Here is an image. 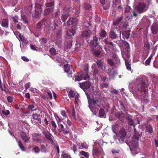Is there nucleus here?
Listing matches in <instances>:
<instances>
[{
    "mask_svg": "<svg viewBox=\"0 0 158 158\" xmlns=\"http://www.w3.org/2000/svg\"><path fill=\"white\" fill-rule=\"evenodd\" d=\"M30 90L35 95V93H37V90L35 88H31L30 89Z\"/></svg>",
    "mask_w": 158,
    "mask_h": 158,
    "instance_id": "nucleus-53",
    "label": "nucleus"
},
{
    "mask_svg": "<svg viewBox=\"0 0 158 158\" xmlns=\"http://www.w3.org/2000/svg\"><path fill=\"white\" fill-rule=\"evenodd\" d=\"M92 33L89 30H85L83 31L82 33V37H87L91 35Z\"/></svg>",
    "mask_w": 158,
    "mask_h": 158,
    "instance_id": "nucleus-22",
    "label": "nucleus"
},
{
    "mask_svg": "<svg viewBox=\"0 0 158 158\" xmlns=\"http://www.w3.org/2000/svg\"><path fill=\"white\" fill-rule=\"evenodd\" d=\"M41 7V5L39 3H35V8L40 10Z\"/></svg>",
    "mask_w": 158,
    "mask_h": 158,
    "instance_id": "nucleus-55",
    "label": "nucleus"
},
{
    "mask_svg": "<svg viewBox=\"0 0 158 158\" xmlns=\"http://www.w3.org/2000/svg\"><path fill=\"white\" fill-rule=\"evenodd\" d=\"M141 137V135L138 134L134 135L133 140L130 146L132 152L137 154L139 152L140 150L138 146V141Z\"/></svg>",
    "mask_w": 158,
    "mask_h": 158,
    "instance_id": "nucleus-3",
    "label": "nucleus"
},
{
    "mask_svg": "<svg viewBox=\"0 0 158 158\" xmlns=\"http://www.w3.org/2000/svg\"><path fill=\"white\" fill-rule=\"evenodd\" d=\"M122 55L125 61L129 60L130 58L129 45L127 42H125L121 48Z\"/></svg>",
    "mask_w": 158,
    "mask_h": 158,
    "instance_id": "nucleus-4",
    "label": "nucleus"
},
{
    "mask_svg": "<svg viewBox=\"0 0 158 158\" xmlns=\"http://www.w3.org/2000/svg\"><path fill=\"white\" fill-rule=\"evenodd\" d=\"M68 15L64 14L61 16V19L63 22H64L68 17Z\"/></svg>",
    "mask_w": 158,
    "mask_h": 158,
    "instance_id": "nucleus-43",
    "label": "nucleus"
},
{
    "mask_svg": "<svg viewBox=\"0 0 158 158\" xmlns=\"http://www.w3.org/2000/svg\"><path fill=\"white\" fill-rule=\"evenodd\" d=\"M107 62L111 66L114 65V63L113 61L111 59H108L107 60Z\"/></svg>",
    "mask_w": 158,
    "mask_h": 158,
    "instance_id": "nucleus-47",
    "label": "nucleus"
},
{
    "mask_svg": "<svg viewBox=\"0 0 158 158\" xmlns=\"http://www.w3.org/2000/svg\"><path fill=\"white\" fill-rule=\"evenodd\" d=\"M51 9L50 8H48L44 10V13L46 14H48L51 10Z\"/></svg>",
    "mask_w": 158,
    "mask_h": 158,
    "instance_id": "nucleus-60",
    "label": "nucleus"
},
{
    "mask_svg": "<svg viewBox=\"0 0 158 158\" xmlns=\"http://www.w3.org/2000/svg\"><path fill=\"white\" fill-rule=\"evenodd\" d=\"M80 87L85 91L87 96L89 104V106L94 114H95L97 111L100 107L101 103L98 99L100 95L98 92L94 91L93 87H91L90 83L88 81L79 84Z\"/></svg>",
    "mask_w": 158,
    "mask_h": 158,
    "instance_id": "nucleus-1",
    "label": "nucleus"
},
{
    "mask_svg": "<svg viewBox=\"0 0 158 158\" xmlns=\"http://www.w3.org/2000/svg\"><path fill=\"white\" fill-rule=\"evenodd\" d=\"M2 114L6 116H7L10 114V111L8 110H2Z\"/></svg>",
    "mask_w": 158,
    "mask_h": 158,
    "instance_id": "nucleus-52",
    "label": "nucleus"
},
{
    "mask_svg": "<svg viewBox=\"0 0 158 158\" xmlns=\"http://www.w3.org/2000/svg\"><path fill=\"white\" fill-rule=\"evenodd\" d=\"M123 19V18L122 17L118 18L116 20L113 21V25L114 26H116L119 24L120 23H122Z\"/></svg>",
    "mask_w": 158,
    "mask_h": 158,
    "instance_id": "nucleus-18",
    "label": "nucleus"
},
{
    "mask_svg": "<svg viewBox=\"0 0 158 158\" xmlns=\"http://www.w3.org/2000/svg\"><path fill=\"white\" fill-rule=\"evenodd\" d=\"M131 9V7L129 6H126L125 8V12H128Z\"/></svg>",
    "mask_w": 158,
    "mask_h": 158,
    "instance_id": "nucleus-61",
    "label": "nucleus"
},
{
    "mask_svg": "<svg viewBox=\"0 0 158 158\" xmlns=\"http://www.w3.org/2000/svg\"><path fill=\"white\" fill-rule=\"evenodd\" d=\"M18 145L20 147V148L21 149V150L22 151H24L25 150L24 148L23 144H22L20 141L19 140L18 141Z\"/></svg>",
    "mask_w": 158,
    "mask_h": 158,
    "instance_id": "nucleus-34",
    "label": "nucleus"
},
{
    "mask_svg": "<svg viewBox=\"0 0 158 158\" xmlns=\"http://www.w3.org/2000/svg\"><path fill=\"white\" fill-rule=\"evenodd\" d=\"M151 60V59L150 58H148L146 60L145 63V65H149Z\"/></svg>",
    "mask_w": 158,
    "mask_h": 158,
    "instance_id": "nucleus-58",
    "label": "nucleus"
},
{
    "mask_svg": "<svg viewBox=\"0 0 158 158\" xmlns=\"http://www.w3.org/2000/svg\"><path fill=\"white\" fill-rule=\"evenodd\" d=\"M68 95L70 98H73L75 96V94L73 91L70 90L69 93Z\"/></svg>",
    "mask_w": 158,
    "mask_h": 158,
    "instance_id": "nucleus-37",
    "label": "nucleus"
},
{
    "mask_svg": "<svg viewBox=\"0 0 158 158\" xmlns=\"http://www.w3.org/2000/svg\"><path fill=\"white\" fill-rule=\"evenodd\" d=\"M92 53L93 54L97 56H98L100 53L99 51L95 49H94L92 50Z\"/></svg>",
    "mask_w": 158,
    "mask_h": 158,
    "instance_id": "nucleus-35",
    "label": "nucleus"
},
{
    "mask_svg": "<svg viewBox=\"0 0 158 158\" xmlns=\"http://www.w3.org/2000/svg\"><path fill=\"white\" fill-rule=\"evenodd\" d=\"M151 30L153 34H156L158 31V25L156 23H154L151 27Z\"/></svg>",
    "mask_w": 158,
    "mask_h": 158,
    "instance_id": "nucleus-10",
    "label": "nucleus"
},
{
    "mask_svg": "<svg viewBox=\"0 0 158 158\" xmlns=\"http://www.w3.org/2000/svg\"><path fill=\"white\" fill-rule=\"evenodd\" d=\"M40 116V114L36 113L33 114L32 115V118L33 119L35 120H38L40 123H41V119L39 118Z\"/></svg>",
    "mask_w": 158,
    "mask_h": 158,
    "instance_id": "nucleus-25",
    "label": "nucleus"
},
{
    "mask_svg": "<svg viewBox=\"0 0 158 158\" xmlns=\"http://www.w3.org/2000/svg\"><path fill=\"white\" fill-rule=\"evenodd\" d=\"M104 42L107 45H110V47H112V49L114 51L115 50V48H114L115 45L113 44V43L110 41H108L107 39H105L104 40Z\"/></svg>",
    "mask_w": 158,
    "mask_h": 158,
    "instance_id": "nucleus-19",
    "label": "nucleus"
},
{
    "mask_svg": "<svg viewBox=\"0 0 158 158\" xmlns=\"http://www.w3.org/2000/svg\"><path fill=\"white\" fill-rule=\"evenodd\" d=\"M72 9V7L69 5H68L64 7V10L66 11H69L71 10Z\"/></svg>",
    "mask_w": 158,
    "mask_h": 158,
    "instance_id": "nucleus-44",
    "label": "nucleus"
},
{
    "mask_svg": "<svg viewBox=\"0 0 158 158\" xmlns=\"http://www.w3.org/2000/svg\"><path fill=\"white\" fill-rule=\"evenodd\" d=\"M76 29V27L74 26L72 29H69L66 32V35L68 36L71 37L73 35Z\"/></svg>",
    "mask_w": 158,
    "mask_h": 158,
    "instance_id": "nucleus-9",
    "label": "nucleus"
},
{
    "mask_svg": "<svg viewBox=\"0 0 158 158\" xmlns=\"http://www.w3.org/2000/svg\"><path fill=\"white\" fill-rule=\"evenodd\" d=\"M62 156L63 158H70L69 155L65 153L63 154Z\"/></svg>",
    "mask_w": 158,
    "mask_h": 158,
    "instance_id": "nucleus-64",
    "label": "nucleus"
},
{
    "mask_svg": "<svg viewBox=\"0 0 158 158\" xmlns=\"http://www.w3.org/2000/svg\"><path fill=\"white\" fill-rule=\"evenodd\" d=\"M75 101L76 104L75 106L77 109H78L79 105L80 103L79 100V96L78 94L75 95Z\"/></svg>",
    "mask_w": 158,
    "mask_h": 158,
    "instance_id": "nucleus-16",
    "label": "nucleus"
},
{
    "mask_svg": "<svg viewBox=\"0 0 158 158\" xmlns=\"http://www.w3.org/2000/svg\"><path fill=\"white\" fill-rule=\"evenodd\" d=\"M111 56L115 59L116 61V63H114V65L116 67L120 64V61L119 58L118 57V56L116 55H113Z\"/></svg>",
    "mask_w": 158,
    "mask_h": 158,
    "instance_id": "nucleus-20",
    "label": "nucleus"
},
{
    "mask_svg": "<svg viewBox=\"0 0 158 158\" xmlns=\"http://www.w3.org/2000/svg\"><path fill=\"white\" fill-rule=\"evenodd\" d=\"M41 151L43 152H46V148L44 145H41Z\"/></svg>",
    "mask_w": 158,
    "mask_h": 158,
    "instance_id": "nucleus-48",
    "label": "nucleus"
},
{
    "mask_svg": "<svg viewBox=\"0 0 158 158\" xmlns=\"http://www.w3.org/2000/svg\"><path fill=\"white\" fill-rule=\"evenodd\" d=\"M126 132L125 130L122 128L120 131L118 139L119 140H121L122 141H124V140L126 138Z\"/></svg>",
    "mask_w": 158,
    "mask_h": 158,
    "instance_id": "nucleus-6",
    "label": "nucleus"
},
{
    "mask_svg": "<svg viewBox=\"0 0 158 158\" xmlns=\"http://www.w3.org/2000/svg\"><path fill=\"white\" fill-rule=\"evenodd\" d=\"M81 144L82 148H81V147H79V148L87 149L88 147V145L85 142H83L82 143H81Z\"/></svg>",
    "mask_w": 158,
    "mask_h": 158,
    "instance_id": "nucleus-32",
    "label": "nucleus"
},
{
    "mask_svg": "<svg viewBox=\"0 0 158 158\" xmlns=\"http://www.w3.org/2000/svg\"><path fill=\"white\" fill-rule=\"evenodd\" d=\"M146 130L147 131L150 133H152L153 132L152 128L150 125H148L146 127Z\"/></svg>",
    "mask_w": 158,
    "mask_h": 158,
    "instance_id": "nucleus-39",
    "label": "nucleus"
},
{
    "mask_svg": "<svg viewBox=\"0 0 158 158\" xmlns=\"http://www.w3.org/2000/svg\"><path fill=\"white\" fill-rule=\"evenodd\" d=\"M31 83L30 82L26 84L25 85V88L26 90L30 86Z\"/></svg>",
    "mask_w": 158,
    "mask_h": 158,
    "instance_id": "nucleus-57",
    "label": "nucleus"
},
{
    "mask_svg": "<svg viewBox=\"0 0 158 158\" xmlns=\"http://www.w3.org/2000/svg\"><path fill=\"white\" fill-rule=\"evenodd\" d=\"M16 33H18V35H19V39L21 40L23 42L24 38L21 35L20 33L18 31H15V32H14V34L15 35H16Z\"/></svg>",
    "mask_w": 158,
    "mask_h": 158,
    "instance_id": "nucleus-38",
    "label": "nucleus"
},
{
    "mask_svg": "<svg viewBox=\"0 0 158 158\" xmlns=\"http://www.w3.org/2000/svg\"><path fill=\"white\" fill-rule=\"evenodd\" d=\"M77 20L76 19L73 18H71L67 22V24L68 25H70L76 23L77 22Z\"/></svg>",
    "mask_w": 158,
    "mask_h": 158,
    "instance_id": "nucleus-23",
    "label": "nucleus"
},
{
    "mask_svg": "<svg viewBox=\"0 0 158 158\" xmlns=\"http://www.w3.org/2000/svg\"><path fill=\"white\" fill-rule=\"evenodd\" d=\"M109 75L111 78H114L115 75L117 74V73L116 71H114L112 69H108Z\"/></svg>",
    "mask_w": 158,
    "mask_h": 158,
    "instance_id": "nucleus-17",
    "label": "nucleus"
},
{
    "mask_svg": "<svg viewBox=\"0 0 158 158\" xmlns=\"http://www.w3.org/2000/svg\"><path fill=\"white\" fill-rule=\"evenodd\" d=\"M84 70L85 72V74H87V73L88 70V65L87 64H85L84 65Z\"/></svg>",
    "mask_w": 158,
    "mask_h": 158,
    "instance_id": "nucleus-46",
    "label": "nucleus"
},
{
    "mask_svg": "<svg viewBox=\"0 0 158 158\" xmlns=\"http://www.w3.org/2000/svg\"><path fill=\"white\" fill-rule=\"evenodd\" d=\"M40 11V10H37L36 9H35V15H33V17L36 18L38 16L40 13L39 12Z\"/></svg>",
    "mask_w": 158,
    "mask_h": 158,
    "instance_id": "nucleus-49",
    "label": "nucleus"
},
{
    "mask_svg": "<svg viewBox=\"0 0 158 158\" xmlns=\"http://www.w3.org/2000/svg\"><path fill=\"white\" fill-rule=\"evenodd\" d=\"M50 53L52 55H55L56 54V51L54 48H52L49 51Z\"/></svg>",
    "mask_w": 158,
    "mask_h": 158,
    "instance_id": "nucleus-42",
    "label": "nucleus"
},
{
    "mask_svg": "<svg viewBox=\"0 0 158 158\" xmlns=\"http://www.w3.org/2000/svg\"><path fill=\"white\" fill-rule=\"evenodd\" d=\"M0 23L3 27L7 28L8 27V19H3L1 21H0Z\"/></svg>",
    "mask_w": 158,
    "mask_h": 158,
    "instance_id": "nucleus-15",
    "label": "nucleus"
},
{
    "mask_svg": "<svg viewBox=\"0 0 158 158\" xmlns=\"http://www.w3.org/2000/svg\"><path fill=\"white\" fill-rule=\"evenodd\" d=\"M53 5V2H47L46 4V6L47 7H50L52 6Z\"/></svg>",
    "mask_w": 158,
    "mask_h": 158,
    "instance_id": "nucleus-62",
    "label": "nucleus"
},
{
    "mask_svg": "<svg viewBox=\"0 0 158 158\" xmlns=\"http://www.w3.org/2000/svg\"><path fill=\"white\" fill-rule=\"evenodd\" d=\"M72 116L73 119L76 120L75 110H72Z\"/></svg>",
    "mask_w": 158,
    "mask_h": 158,
    "instance_id": "nucleus-54",
    "label": "nucleus"
},
{
    "mask_svg": "<svg viewBox=\"0 0 158 158\" xmlns=\"http://www.w3.org/2000/svg\"><path fill=\"white\" fill-rule=\"evenodd\" d=\"M148 6L143 2H140L137 6V9L139 13H142L147 10Z\"/></svg>",
    "mask_w": 158,
    "mask_h": 158,
    "instance_id": "nucleus-5",
    "label": "nucleus"
},
{
    "mask_svg": "<svg viewBox=\"0 0 158 158\" xmlns=\"http://www.w3.org/2000/svg\"><path fill=\"white\" fill-rule=\"evenodd\" d=\"M146 86V84L141 77H140L137 79L135 82L132 81L129 84V89L130 91L132 92L135 96L139 98L142 93L145 94Z\"/></svg>",
    "mask_w": 158,
    "mask_h": 158,
    "instance_id": "nucleus-2",
    "label": "nucleus"
},
{
    "mask_svg": "<svg viewBox=\"0 0 158 158\" xmlns=\"http://www.w3.org/2000/svg\"><path fill=\"white\" fill-rule=\"evenodd\" d=\"M21 59L23 60L25 62H28L30 61V60L25 56H22Z\"/></svg>",
    "mask_w": 158,
    "mask_h": 158,
    "instance_id": "nucleus-56",
    "label": "nucleus"
},
{
    "mask_svg": "<svg viewBox=\"0 0 158 158\" xmlns=\"http://www.w3.org/2000/svg\"><path fill=\"white\" fill-rule=\"evenodd\" d=\"M13 19L15 23L16 24L18 22L19 18L17 16H15L13 17Z\"/></svg>",
    "mask_w": 158,
    "mask_h": 158,
    "instance_id": "nucleus-50",
    "label": "nucleus"
},
{
    "mask_svg": "<svg viewBox=\"0 0 158 158\" xmlns=\"http://www.w3.org/2000/svg\"><path fill=\"white\" fill-rule=\"evenodd\" d=\"M117 34L114 32L112 31L110 33L109 37L112 39H114L116 38Z\"/></svg>",
    "mask_w": 158,
    "mask_h": 158,
    "instance_id": "nucleus-28",
    "label": "nucleus"
},
{
    "mask_svg": "<svg viewBox=\"0 0 158 158\" xmlns=\"http://www.w3.org/2000/svg\"><path fill=\"white\" fill-rule=\"evenodd\" d=\"M134 122L132 119L129 118L128 124L129 125L134 127L135 125Z\"/></svg>",
    "mask_w": 158,
    "mask_h": 158,
    "instance_id": "nucleus-41",
    "label": "nucleus"
},
{
    "mask_svg": "<svg viewBox=\"0 0 158 158\" xmlns=\"http://www.w3.org/2000/svg\"><path fill=\"white\" fill-rule=\"evenodd\" d=\"M51 124L53 127V128H52V130L53 131L55 132L56 130V125L54 122V121H52L51 122Z\"/></svg>",
    "mask_w": 158,
    "mask_h": 158,
    "instance_id": "nucleus-33",
    "label": "nucleus"
},
{
    "mask_svg": "<svg viewBox=\"0 0 158 158\" xmlns=\"http://www.w3.org/2000/svg\"><path fill=\"white\" fill-rule=\"evenodd\" d=\"M48 95H41L42 97L44 99L45 98H47L48 99H51L52 98V94L51 91H48Z\"/></svg>",
    "mask_w": 158,
    "mask_h": 158,
    "instance_id": "nucleus-24",
    "label": "nucleus"
},
{
    "mask_svg": "<svg viewBox=\"0 0 158 158\" xmlns=\"http://www.w3.org/2000/svg\"><path fill=\"white\" fill-rule=\"evenodd\" d=\"M101 3L104 5L103 8L105 10H106L110 6V2L109 0H100Z\"/></svg>",
    "mask_w": 158,
    "mask_h": 158,
    "instance_id": "nucleus-8",
    "label": "nucleus"
},
{
    "mask_svg": "<svg viewBox=\"0 0 158 158\" xmlns=\"http://www.w3.org/2000/svg\"><path fill=\"white\" fill-rule=\"evenodd\" d=\"M125 65L127 69L128 70H131V64L130 63V61H125Z\"/></svg>",
    "mask_w": 158,
    "mask_h": 158,
    "instance_id": "nucleus-27",
    "label": "nucleus"
},
{
    "mask_svg": "<svg viewBox=\"0 0 158 158\" xmlns=\"http://www.w3.org/2000/svg\"><path fill=\"white\" fill-rule=\"evenodd\" d=\"M99 114L100 117H103L105 115V112L103 109H100L99 111Z\"/></svg>",
    "mask_w": 158,
    "mask_h": 158,
    "instance_id": "nucleus-31",
    "label": "nucleus"
},
{
    "mask_svg": "<svg viewBox=\"0 0 158 158\" xmlns=\"http://www.w3.org/2000/svg\"><path fill=\"white\" fill-rule=\"evenodd\" d=\"M64 67V72L68 74L69 76H70L71 73V72L70 71V65L68 64H65Z\"/></svg>",
    "mask_w": 158,
    "mask_h": 158,
    "instance_id": "nucleus-11",
    "label": "nucleus"
},
{
    "mask_svg": "<svg viewBox=\"0 0 158 158\" xmlns=\"http://www.w3.org/2000/svg\"><path fill=\"white\" fill-rule=\"evenodd\" d=\"M32 151H34L35 153H38L39 152L40 150L39 148L37 146L34 147L32 150Z\"/></svg>",
    "mask_w": 158,
    "mask_h": 158,
    "instance_id": "nucleus-40",
    "label": "nucleus"
},
{
    "mask_svg": "<svg viewBox=\"0 0 158 158\" xmlns=\"http://www.w3.org/2000/svg\"><path fill=\"white\" fill-rule=\"evenodd\" d=\"M101 154L100 151L97 148L93 147L92 150V154L94 157L98 156Z\"/></svg>",
    "mask_w": 158,
    "mask_h": 158,
    "instance_id": "nucleus-12",
    "label": "nucleus"
},
{
    "mask_svg": "<svg viewBox=\"0 0 158 158\" xmlns=\"http://www.w3.org/2000/svg\"><path fill=\"white\" fill-rule=\"evenodd\" d=\"M7 99L8 102H11L13 101V97L11 96H9L7 97Z\"/></svg>",
    "mask_w": 158,
    "mask_h": 158,
    "instance_id": "nucleus-63",
    "label": "nucleus"
},
{
    "mask_svg": "<svg viewBox=\"0 0 158 158\" xmlns=\"http://www.w3.org/2000/svg\"><path fill=\"white\" fill-rule=\"evenodd\" d=\"M97 64L98 67L102 70H104L105 67L104 65V62L103 61L101 60H98L97 61Z\"/></svg>",
    "mask_w": 158,
    "mask_h": 158,
    "instance_id": "nucleus-13",
    "label": "nucleus"
},
{
    "mask_svg": "<svg viewBox=\"0 0 158 158\" xmlns=\"http://www.w3.org/2000/svg\"><path fill=\"white\" fill-rule=\"evenodd\" d=\"M43 90V93L42 95H48V91H50L48 89H44Z\"/></svg>",
    "mask_w": 158,
    "mask_h": 158,
    "instance_id": "nucleus-45",
    "label": "nucleus"
},
{
    "mask_svg": "<svg viewBox=\"0 0 158 158\" xmlns=\"http://www.w3.org/2000/svg\"><path fill=\"white\" fill-rule=\"evenodd\" d=\"M64 44L66 46V48H70L72 45V41L71 40H70L69 42L68 43H67V42H66Z\"/></svg>",
    "mask_w": 158,
    "mask_h": 158,
    "instance_id": "nucleus-36",
    "label": "nucleus"
},
{
    "mask_svg": "<svg viewBox=\"0 0 158 158\" xmlns=\"http://www.w3.org/2000/svg\"><path fill=\"white\" fill-rule=\"evenodd\" d=\"M75 80L77 81H80L83 78L85 80H88L89 77L87 74H82L81 76H76L75 77Z\"/></svg>",
    "mask_w": 158,
    "mask_h": 158,
    "instance_id": "nucleus-7",
    "label": "nucleus"
},
{
    "mask_svg": "<svg viewBox=\"0 0 158 158\" xmlns=\"http://www.w3.org/2000/svg\"><path fill=\"white\" fill-rule=\"evenodd\" d=\"M46 137L49 140H51L53 143V141L52 140V136L49 133H48L45 135Z\"/></svg>",
    "mask_w": 158,
    "mask_h": 158,
    "instance_id": "nucleus-30",
    "label": "nucleus"
},
{
    "mask_svg": "<svg viewBox=\"0 0 158 158\" xmlns=\"http://www.w3.org/2000/svg\"><path fill=\"white\" fill-rule=\"evenodd\" d=\"M46 23L45 20L43 19L37 25V27L38 28H40L43 25H45Z\"/></svg>",
    "mask_w": 158,
    "mask_h": 158,
    "instance_id": "nucleus-26",
    "label": "nucleus"
},
{
    "mask_svg": "<svg viewBox=\"0 0 158 158\" xmlns=\"http://www.w3.org/2000/svg\"><path fill=\"white\" fill-rule=\"evenodd\" d=\"M80 153L83 156L86 158H89V154L88 152H85L84 151H81L80 152Z\"/></svg>",
    "mask_w": 158,
    "mask_h": 158,
    "instance_id": "nucleus-29",
    "label": "nucleus"
},
{
    "mask_svg": "<svg viewBox=\"0 0 158 158\" xmlns=\"http://www.w3.org/2000/svg\"><path fill=\"white\" fill-rule=\"evenodd\" d=\"M98 39V37L94 36L93 38V40L90 41V44L91 46L94 47H96L98 44L97 43Z\"/></svg>",
    "mask_w": 158,
    "mask_h": 158,
    "instance_id": "nucleus-14",
    "label": "nucleus"
},
{
    "mask_svg": "<svg viewBox=\"0 0 158 158\" xmlns=\"http://www.w3.org/2000/svg\"><path fill=\"white\" fill-rule=\"evenodd\" d=\"M100 35L102 36L105 37L107 35V34L105 31L102 30L100 32Z\"/></svg>",
    "mask_w": 158,
    "mask_h": 158,
    "instance_id": "nucleus-51",
    "label": "nucleus"
},
{
    "mask_svg": "<svg viewBox=\"0 0 158 158\" xmlns=\"http://www.w3.org/2000/svg\"><path fill=\"white\" fill-rule=\"evenodd\" d=\"M61 114L63 117L67 118L65 111L62 110L61 112Z\"/></svg>",
    "mask_w": 158,
    "mask_h": 158,
    "instance_id": "nucleus-59",
    "label": "nucleus"
},
{
    "mask_svg": "<svg viewBox=\"0 0 158 158\" xmlns=\"http://www.w3.org/2000/svg\"><path fill=\"white\" fill-rule=\"evenodd\" d=\"M20 135L21 138L25 142H27L28 141V138L26 135V134L24 132H21Z\"/></svg>",
    "mask_w": 158,
    "mask_h": 158,
    "instance_id": "nucleus-21",
    "label": "nucleus"
}]
</instances>
